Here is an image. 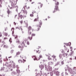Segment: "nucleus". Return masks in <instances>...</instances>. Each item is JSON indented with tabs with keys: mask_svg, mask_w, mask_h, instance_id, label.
I'll return each mask as SVG.
<instances>
[{
	"mask_svg": "<svg viewBox=\"0 0 76 76\" xmlns=\"http://www.w3.org/2000/svg\"><path fill=\"white\" fill-rule=\"evenodd\" d=\"M55 6L54 8V10L53 11V13H55L56 12L57 10H59L58 9V6L59 5V2L58 1H55Z\"/></svg>",
	"mask_w": 76,
	"mask_h": 76,
	"instance_id": "obj_1",
	"label": "nucleus"
},
{
	"mask_svg": "<svg viewBox=\"0 0 76 76\" xmlns=\"http://www.w3.org/2000/svg\"><path fill=\"white\" fill-rule=\"evenodd\" d=\"M25 42H26V41L24 40L22 42V43L21 44V46L20 45L18 46V48H21L20 49V50L21 51H22L23 50V47L25 46Z\"/></svg>",
	"mask_w": 76,
	"mask_h": 76,
	"instance_id": "obj_2",
	"label": "nucleus"
},
{
	"mask_svg": "<svg viewBox=\"0 0 76 76\" xmlns=\"http://www.w3.org/2000/svg\"><path fill=\"white\" fill-rule=\"evenodd\" d=\"M68 72H69L70 73H73L75 74H76V67H74L73 69V71H72V69L71 68H69L68 69Z\"/></svg>",
	"mask_w": 76,
	"mask_h": 76,
	"instance_id": "obj_3",
	"label": "nucleus"
},
{
	"mask_svg": "<svg viewBox=\"0 0 76 76\" xmlns=\"http://www.w3.org/2000/svg\"><path fill=\"white\" fill-rule=\"evenodd\" d=\"M14 63L13 62V61H11L9 63H7V67H12V63Z\"/></svg>",
	"mask_w": 76,
	"mask_h": 76,
	"instance_id": "obj_4",
	"label": "nucleus"
},
{
	"mask_svg": "<svg viewBox=\"0 0 76 76\" xmlns=\"http://www.w3.org/2000/svg\"><path fill=\"white\" fill-rule=\"evenodd\" d=\"M53 72L54 73H55L56 75L57 76L60 75V72H58V71H56V69L53 70Z\"/></svg>",
	"mask_w": 76,
	"mask_h": 76,
	"instance_id": "obj_5",
	"label": "nucleus"
},
{
	"mask_svg": "<svg viewBox=\"0 0 76 76\" xmlns=\"http://www.w3.org/2000/svg\"><path fill=\"white\" fill-rule=\"evenodd\" d=\"M38 4L39 6L38 7V9H40V8H41L43 6V4H41V2H39Z\"/></svg>",
	"mask_w": 76,
	"mask_h": 76,
	"instance_id": "obj_6",
	"label": "nucleus"
},
{
	"mask_svg": "<svg viewBox=\"0 0 76 76\" xmlns=\"http://www.w3.org/2000/svg\"><path fill=\"white\" fill-rule=\"evenodd\" d=\"M39 26H38V29L37 31H39V30L40 29V28H41V25H42V22H41V20H40L39 21Z\"/></svg>",
	"mask_w": 76,
	"mask_h": 76,
	"instance_id": "obj_7",
	"label": "nucleus"
},
{
	"mask_svg": "<svg viewBox=\"0 0 76 76\" xmlns=\"http://www.w3.org/2000/svg\"><path fill=\"white\" fill-rule=\"evenodd\" d=\"M32 58H34V60H39V58L36 57L35 56H32Z\"/></svg>",
	"mask_w": 76,
	"mask_h": 76,
	"instance_id": "obj_8",
	"label": "nucleus"
},
{
	"mask_svg": "<svg viewBox=\"0 0 76 76\" xmlns=\"http://www.w3.org/2000/svg\"><path fill=\"white\" fill-rule=\"evenodd\" d=\"M65 47V52H67V53H69V49L67 48H66V46H64Z\"/></svg>",
	"mask_w": 76,
	"mask_h": 76,
	"instance_id": "obj_9",
	"label": "nucleus"
},
{
	"mask_svg": "<svg viewBox=\"0 0 76 76\" xmlns=\"http://www.w3.org/2000/svg\"><path fill=\"white\" fill-rule=\"evenodd\" d=\"M49 55H48V56L47 55H46V56L47 57H48V60H52V58H50V56H51L50 55V54H49Z\"/></svg>",
	"mask_w": 76,
	"mask_h": 76,
	"instance_id": "obj_10",
	"label": "nucleus"
},
{
	"mask_svg": "<svg viewBox=\"0 0 76 76\" xmlns=\"http://www.w3.org/2000/svg\"><path fill=\"white\" fill-rule=\"evenodd\" d=\"M32 34V31L31 30H28V35H31Z\"/></svg>",
	"mask_w": 76,
	"mask_h": 76,
	"instance_id": "obj_11",
	"label": "nucleus"
},
{
	"mask_svg": "<svg viewBox=\"0 0 76 76\" xmlns=\"http://www.w3.org/2000/svg\"><path fill=\"white\" fill-rule=\"evenodd\" d=\"M48 70L49 71H50V72H52V68L51 67H49L48 69Z\"/></svg>",
	"mask_w": 76,
	"mask_h": 76,
	"instance_id": "obj_12",
	"label": "nucleus"
},
{
	"mask_svg": "<svg viewBox=\"0 0 76 76\" xmlns=\"http://www.w3.org/2000/svg\"><path fill=\"white\" fill-rule=\"evenodd\" d=\"M31 29H32V27L29 26L28 28V31H31Z\"/></svg>",
	"mask_w": 76,
	"mask_h": 76,
	"instance_id": "obj_13",
	"label": "nucleus"
},
{
	"mask_svg": "<svg viewBox=\"0 0 76 76\" xmlns=\"http://www.w3.org/2000/svg\"><path fill=\"white\" fill-rule=\"evenodd\" d=\"M52 64H53V63L52 62H50L48 63L49 66H51Z\"/></svg>",
	"mask_w": 76,
	"mask_h": 76,
	"instance_id": "obj_14",
	"label": "nucleus"
},
{
	"mask_svg": "<svg viewBox=\"0 0 76 76\" xmlns=\"http://www.w3.org/2000/svg\"><path fill=\"white\" fill-rule=\"evenodd\" d=\"M25 7H26V8L27 9H30V7L28 6L25 5Z\"/></svg>",
	"mask_w": 76,
	"mask_h": 76,
	"instance_id": "obj_15",
	"label": "nucleus"
},
{
	"mask_svg": "<svg viewBox=\"0 0 76 76\" xmlns=\"http://www.w3.org/2000/svg\"><path fill=\"white\" fill-rule=\"evenodd\" d=\"M67 55H68V54L64 53L63 54L64 57H67Z\"/></svg>",
	"mask_w": 76,
	"mask_h": 76,
	"instance_id": "obj_16",
	"label": "nucleus"
},
{
	"mask_svg": "<svg viewBox=\"0 0 76 76\" xmlns=\"http://www.w3.org/2000/svg\"><path fill=\"white\" fill-rule=\"evenodd\" d=\"M44 65H41V66H39V67L40 68V69H41V70H42V69L44 68Z\"/></svg>",
	"mask_w": 76,
	"mask_h": 76,
	"instance_id": "obj_17",
	"label": "nucleus"
},
{
	"mask_svg": "<svg viewBox=\"0 0 76 76\" xmlns=\"http://www.w3.org/2000/svg\"><path fill=\"white\" fill-rule=\"evenodd\" d=\"M7 12L8 13V15H9V14H10V13H12V12H10V10H8L7 11Z\"/></svg>",
	"mask_w": 76,
	"mask_h": 76,
	"instance_id": "obj_18",
	"label": "nucleus"
},
{
	"mask_svg": "<svg viewBox=\"0 0 76 76\" xmlns=\"http://www.w3.org/2000/svg\"><path fill=\"white\" fill-rule=\"evenodd\" d=\"M28 38L30 40H32V36H31V37L29 36L28 37Z\"/></svg>",
	"mask_w": 76,
	"mask_h": 76,
	"instance_id": "obj_19",
	"label": "nucleus"
},
{
	"mask_svg": "<svg viewBox=\"0 0 76 76\" xmlns=\"http://www.w3.org/2000/svg\"><path fill=\"white\" fill-rule=\"evenodd\" d=\"M23 12L24 13H26V15H27V13H28V12H27V11H26L25 10H23Z\"/></svg>",
	"mask_w": 76,
	"mask_h": 76,
	"instance_id": "obj_20",
	"label": "nucleus"
},
{
	"mask_svg": "<svg viewBox=\"0 0 76 76\" xmlns=\"http://www.w3.org/2000/svg\"><path fill=\"white\" fill-rule=\"evenodd\" d=\"M39 19V18L38 17H37V18H35L34 20V22H36V21H37V20H38V19Z\"/></svg>",
	"mask_w": 76,
	"mask_h": 76,
	"instance_id": "obj_21",
	"label": "nucleus"
},
{
	"mask_svg": "<svg viewBox=\"0 0 76 76\" xmlns=\"http://www.w3.org/2000/svg\"><path fill=\"white\" fill-rule=\"evenodd\" d=\"M18 62L19 63H22V61L20 59H19L18 61Z\"/></svg>",
	"mask_w": 76,
	"mask_h": 76,
	"instance_id": "obj_22",
	"label": "nucleus"
},
{
	"mask_svg": "<svg viewBox=\"0 0 76 76\" xmlns=\"http://www.w3.org/2000/svg\"><path fill=\"white\" fill-rule=\"evenodd\" d=\"M20 54V52H18L16 53V56H18V55H19Z\"/></svg>",
	"mask_w": 76,
	"mask_h": 76,
	"instance_id": "obj_23",
	"label": "nucleus"
},
{
	"mask_svg": "<svg viewBox=\"0 0 76 76\" xmlns=\"http://www.w3.org/2000/svg\"><path fill=\"white\" fill-rule=\"evenodd\" d=\"M15 4H14L13 3V2L12 3L11 5L12 7H15Z\"/></svg>",
	"mask_w": 76,
	"mask_h": 76,
	"instance_id": "obj_24",
	"label": "nucleus"
},
{
	"mask_svg": "<svg viewBox=\"0 0 76 76\" xmlns=\"http://www.w3.org/2000/svg\"><path fill=\"white\" fill-rule=\"evenodd\" d=\"M4 48H8V46L7 45H4Z\"/></svg>",
	"mask_w": 76,
	"mask_h": 76,
	"instance_id": "obj_25",
	"label": "nucleus"
},
{
	"mask_svg": "<svg viewBox=\"0 0 76 76\" xmlns=\"http://www.w3.org/2000/svg\"><path fill=\"white\" fill-rule=\"evenodd\" d=\"M17 72L18 73H20V70L19 69H17L16 70Z\"/></svg>",
	"mask_w": 76,
	"mask_h": 76,
	"instance_id": "obj_26",
	"label": "nucleus"
},
{
	"mask_svg": "<svg viewBox=\"0 0 76 76\" xmlns=\"http://www.w3.org/2000/svg\"><path fill=\"white\" fill-rule=\"evenodd\" d=\"M37 76H41V74L39 73H38L37 74Z\"/></svg>",
	"mask_w": 76,
	"mask_h": 76,
	"instance_id": "obj_27",
	"label": "nucleus"
},
{
	"mask_svg": "<svg viewBox=\"0 0 76 76\" xmlns=\"http://www.w3.org/2000/svg\"><path fill=\"white\" fill-rule=\"evenodd\" d=\"M36 52L37 53H38V54H39V53H41V51L38 50H37L36 51Z\"/></svg>",
	"mask_w": 76,
	"mask_h": 76,
	"instance_id": "obj_28",
	"label": "nucleus"
},
{
	"mask_svg": "<svg viewBox=\"0 0 76 76\" xmlns=\"http://www.w3.org/2000/svg\"><path fill=\"white\" fill-rule=\"evenodd\" d=\"M35 34L33 33L31 34V37H35Z\"/></svg>",
	"mask_w": 76,
	"mask_h": 76,
	"instance_id": "obj_29",
	"label": "nucleus"
},
{
	"mask_svg": "<svg viewBox=\"0 0 76 76\" xmlns=\"http://www.w3.org/2000/svg\"><path fill=\"white\" fill-rule=\"evenodd\" d=\"M19 16L21 18V19H22V18H23V16L22 15H19Z\"/></svg>",
	"mask_w": 76,
	"mask_h": 76,
	"instance_id": "obj_30",
	"label": "nucleus"
},
{
	"mask_svg": "<svg viewBox=\"0 0 76 76\" xmlns=\"http://www.w3.org/2000/svg\"><path fill=\"white\" fill-rule=\"evenodd\" d=\"M36 13V11L34 10H33L32 14H34V13Z\"/></svg>",
	"mask_w": 76,
	"mask_h": 76,
	"instance_id": "obj_31",
	"label": "nucleus"
},
{
	"mask_svg": "<svg viewBox=\"0 0 76 76\" xmlns=\"http://www.w3.org/2000/svg\"><path fill=\"white\" fill-rule=\"evenodd\" d=\"M16 42H17L18 43H20V41H19V40L17 39L16 41Z\"/></svg>",
	"mask_w": 76,
	"mask_h": 76,
	"instance_id": "obj_32",
	"label": "nucleus"
},
{
	"mask_svg": "<svg viewBox=\"0 0 76 76\" xmlns=\"http://www.w3.org/2000/svg\"><path fill=\"white\" fill-rule=\"evenodd\" d=\"M52 57H53V58H56V56H55V55H53L52 56Z\"/></svg>",
	"mask_w": 76,
	"mask_h": 76,
	"instance_id": "obj_33",
	"label": "nucleus"
},
{
	"mask_svg": "<svg viewBox=\"0 0 76 76\" xmlns=\"http://www.w3.org/2000/svg\"><path fill=\"white\" fill-rule=\"evenodd\" d=\"M23 63H25V62H26V60L23 59Z\"/></svg>",
	"mask_w": 76,
	"mask_h": 76,
	"instance_id": "obj_34",
	"label": "nucleus"
},
{
	"mask_svg": "<svg viewBox=\"0 0 76 76\" xmlns=\"http://www.w3.org/2000/svg\"><path fill=\"white\" fill-rule=\"evenodd\" d=\"M5 36H6V37H7V36L8 35V34H7V33H5Z\"/></svg>",
	"mask_w": 76,
	"mask_h": 76,
	"instance_id": "obj_35",
	"label": "nucleus"
},
{
	"mask_svg": "<svg viewBox=\"0 0 76 76\" xmlns=\"http://www.w3.org/2000/svg\"><path fill=\"white\" fill-rule=\"evenodd\" d=\"M24 23H26L27 25L28 26V22H27V21H24Z\"/></svg>",
	"mask_w": 76,
	"mask_h": 76,
	"instance_id": "obj_36",
	"label": "nucleus"
},
{
	"mask_svg": "<svg viewBox=\"0 0 76 76\" xmlns=\"http://www.w3.org/2000/svg\"><path fill=\"white\" fill-rule=\"evenodd\" d=\"M42 55H40L39 56V57H38L37 58H39V59H40L41 58H42Z\"/></svg>",
	"mask_w": 76,
	"mask_h": 76,
	"instance_id": "obj_37",
	"label": "nucleus"
},
{
	"mask_svg": "<svg viewBox=\"0 0 76 76\" xmlns=\"http://www.w3.org/2000/svg\"><path fill=\"white\" fill-rule=\"evenodd\" d=\"M34 14H33L32 13V14H31L30 15V16H31V17H34V15H33Z\"/></svg>",
	"mask_w": 76,
	"mask_h": 76,
	"instance_id": "obj_38",
	"label": "nucleus"
},
{
	"mask_svg": "<svg viewBox=\"0 0 76 76\" xmlns=\"http://www.w3.org/2000/svg\"><path fill=\"white\" fill-rule=\"evenodd\" d=\"M9 41L10 42H12V38H10V39Z\"/></svg>",
	"mask_w": 76,
	"mask_h": 76,
	"instance_id": "obj_39",
	"label": "nucleus"
},
{
	"mask_svg": "<svg viewBox=\"0 0 76 76\" xmlns=\"http://www.w3.org/2000/svg\"><path fill=\"white\" fill-rule=\"evenodd\" d=\"M20 58H23V56L21 55L20 56Z\"/></svg>",
	"mask_w": 76,
	"mask_h": 76,
	"instance_id": "obj_40",
	"label": "nucleus"
},
{
	"mask_svg": "<svg viewBox=\"0 0 76 76\" xmlns=\"http://www.w3.org/2000/svg\"><path fill=\"white\" fill-rule=\"evenodd\" d=\"M2 37V34H1V33L0 32V37Z\"/></svg>",
	"mask_w": 76,
	"mask_h": 76,
	"instance_id": "obj_41",
	"label": "nucleus"
},
{
	"mask_svg": "<svg viewBox=\"0 0 76 76\" xmlns=\"http://www.w3.org/2000/svg\"><path fill=\"white\" fill-rule=\"evenodd\" d=\"M4 40H6V39H7V37H4Z\"/></svg>",
	"mask_w": 76,
	"mask_h": 76,
	"instance_id": "obj_42",
	"label": "nucleus"
},
{
	"mask_svg": "<svg viewBox=\"0 0 76 76\" xmlns=\"http://www.w3.org/2000/svg\"><path fill=\"white\" fill-rule=\"evenodd\" d=\"M13 67L14 69H15V68L16 67V66H15V64L13 65Z\"/></svg>",
	"mask_w": 76,
	"mask_h": 76,
	"instance_id": "obj_43",
	"label": "nucleus"
},
{
	"mask_svg": "<svg viewBox=\"0 0 76 76\" xmlns=\"http://www.w3.org/2000/svg\"><path fill=\"white\" fill-rule=\"evenodd\" d=\"M27 45H29V42L28 41L27 42Z\"/></svg>",
	"mask_w": 76,
	"mask_h": 76,
	"instance_id": "obj_44",
	"label": "nucleus"
},
{
	"mask_svg": "<svg viewBox=\"0 0 76 76\" xmlns=\"http://www.w3.org/2000/svg\"><path fill=\"white\" fill-rule=\"evenodd\" d=\"M12 35L13 36V34H14V30H13L12 31Z\"/></svg>",
	"mask_w": 76,
	"mask_h": 76,
	"instance_id": "obj_45",
	"label": "nucleus"
},
{
	"mask_svg": "<svg viewBox=\"0 0 76 76\" xmlns=\"http://www.w3.org/2000/svg\"><path fill=\"white\" fill-rule=\"evenodd\" d=\"M59 64H60V62H58L56 64V65H58Z\"/></svg>",
	"mask_w": 76,
	"mask_h": 76,
	"instance_id": "obj_46",
	"label": "nucleus"
},
{
	"mask_svg": "<svg viewBox=\"0 0 76 76\" xmlns=\"http://www.w3.org/2000/svg\"><path fill=\"white\" fill-rule=\"evenodd\" d=\"M0 62L1 63V62H2V59H1V58H0Z\"/></svg>",
	"mask_w": 76,
	"mask_h": 76,
	"instance_id": "obj_47",
	"label": "nucleus"
},
{
	"mask_svg": "<svg viewBox=\"0 0 76 76\" xmlns=\"http://www.w3.org/2000/svg\"><path fill=\"white\" fill-rule=\"evenodd\" d=\"M18 35H16L15 38V39H16V38H18Z\"/></svg>",
	"mask_w": 76,
	"mask_h": 76,
	"instance_id": "obj_48",
	"label": "nucleus"
},
{
	"mask_svg": "<svg viewBox=\"0 0 76 76\" xmlns=\"http://www.w3.org/2000/svg\"><path fill=\"white\" fill-rule=\"evenodd\" d=\"M20 23H21V24H22V23H23V20H22L21 21H20Z\"/></svg>",
	"mask_w": 76,
	"mask_h": 76,
	"instance_id": "obj_49",
	"label": "nucleus"
},
{
	"mask_svg": "<svg viewBox=\"0 0 76 76\" xmlns=\"http://www.w3.org/2000/svg\"><path fill=\"white\" fill-rule=\"evenodd\" d=\"M61 63L62 64H64V62L63 61H61Z\"/></svg>",
	"mask_w": 76,
	"mask_h": 76,
	"instance_id": "obj_50",
	"label": "nucleus"
},
{
	"mask_svg": "<svg viewBox=\"0 0 76 76\" xmlns=\"http://www.w3.org/2000/svg\"><path fill=\"white\" fill-rule=\"evenodd\" d=\"M65 75H68V73H67L66 72H65Z\"/></svg>",
	"mask_w": 76,
	"mask_h": 76,
	"instance_id": "obj_51",
	"label": "nucleus"
},
{
	"mask_svg": "<svg viewBox=\"0 0 76 76\" xmlns=\"http://www.w3.org/2000/svg\"><path fill=\"white\" fill-rule=\"evenodd\" d=\"M7 28H5V31H7Z\"/></svg>",
	"mask_w": 76,
	"mask_h": 76,
	"instance_id": "obj_52",
	"label": "nucleus"
},
{
	"mask_svg": "<svg viewBox=\"0 0 76 76\" xmlns=\"http://www.w3.org/2000/svg\"><path fill=\"white\" fill-rule=\"evenodd\" d=\"M53 60H54V61H57V59L55 58V59H53Z\"/></svg>",
	"mask_w": 76,
	"mask_h": 76,
	"instance_id": "obj_53",
	"label": "nucleus"
},
{
	"mask_svg": "<svg viewBox=\"0 0 76 76\" xmlns=\"http://www.w3.org/2000/svg\"><path fill=\"white\" fill-rule=\"evenodd\" d=\"M16 29H19V26H18L16 27Z\"/></svg>",
	"mask_w": 76,
	"mask_h": 76,
	"instance_id": "obj_54",
	"label": "nucleus"
},
{
	"mask_svg": "<svg viewBox=\"0 0 76 76\" xmlns=\"http://www.w3.org/2000/svg\"><path fill=\"white\" fill-rule=\"evenodd\" d=\"M14 25H16V23H15V22H14Z\"/></svg>",
	"mask_w": 76,
	"mask_h": 76,
	"instance_id": "obj_55",
	"label": "nucleus"
},
{
	"mask_svg": "<svg viewBox=\"0 0 76 76\" xmlns=\"http://www.w3.org/2000/svg\"><path fill=\"white\" fill-rule=\"evenodd\" d=\"M69 60H72V58H69Z\"/></svg>",
	"mask_w": 76,
	"mask_h": 76,
	"instance_id": "obj_56",
	"label": "nucleus"
},
{
	"mask_svg": "<svg viewBox=\"0 0 76 76\" xmlns=\"http://www.w3.org/2000/svg\"><path fill=\"white\" fill-rule=\"evenodd\" d=\"M61 56H62V55H59V57H60L61 58Z\"/></svg>",
	"mask_w": 76,
	"mask_h": 76,
	"instance_id": "obj_57",
	"label": "nucleus"
},
{
	"mask_svg": "<svg viewBox=\"0 0 76 76\" xmlns=\"http://www.w3.org/2000/svg\"><path fill=\"white\" fill-rule=\"evenodd\" d=\"M65 71H67V69L66 68L65 69Z\"/></svg>",
	"mask_w": 76,
	"mask_h": 76,
	"instance_id": "obj_58",
	"label": "nucleus"
},
{
	"mask_svg": "<svg viewBox=\"0 0 76 76\" xmlns=\"http://www.w3.org/2000/svg\"><path fill=\"white\" fill-rule=\"evenodd\" d=\"M23 17L25 18H26V15H23Z\"/></svg>",
	"mask_w": 76,
	"mask_h": 76,
	"instance_id": "obj_59",
	"label": "nucleus"
},
{
	"mask_svg": "<svg viewBox=\"0 0 76 76\" xmlns=\"http://www.w3.org/2000/svg\"><path fill=\"white\" fill-rule=\"evenodd\" d=\"M8 58H12V56L9 57Z\"/></svg>",
	"mask_w": 76,
	"mask_h": 76,
	"instance_id": "obj_60",
	"label": "nucleus"
},
{
	"mask_svg": "<svg viewBox=\"0 0 76 76\" xmlns=\"http://www.w3.org/2000/svg\"><path fill=\"white\" fill-rule=\"evenodd\" d=\"M34 2H31V4H33V3H34Z\"/></svg>",
	"mask_w": 76,
	"mask_h": 76,
	"instance_id": "obj_61",
	"label": "nucleus"
},
{
	"mask_svg": "<svg viewBox=\"0 0 76 76\" xmlns=\"http://www.w3.org/2000/svg\"><path fill=\"white\" fill-rule=\"evenodd\" d=\"M18 16L17 15H15V18H16V16Z\"/></svg>",
	"mask_w": 76,
	"mask_h": 76,
	"instance_id": "obj_62",
	"label": "nucleus"
},
{
	"mask_svg": "<svg viewBox=\"0 0 76 76\" xmlns=\"http://www.w3.org/2000/svg\"><path fill=\"white\" fill-rule=\"evenodd\" d=\"M48 19H49V18H50V17L48 16Z\"/></svg>",
	"mask_w": 76,
	"mask_h": 76,
	"instance_id": "obj_63",
	"label": "nucleus"
},
{
	"mask_svg": "<svg viewBox=\"0 0 76 76\" xmlns=\"http://www.w3.org/2000/svg\"><path fill=\"white\" fill-rule=\"evenodd\" d=\"M75 60H76V56L75 57Z\"/></svg>",
	"mask_w": 76,
	"mask_h": 76,
	"instance_id": "obj_64",
	"label": "nucleus"
}]
</instances>
